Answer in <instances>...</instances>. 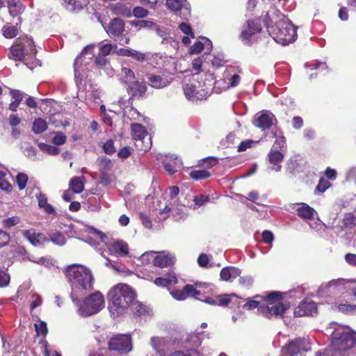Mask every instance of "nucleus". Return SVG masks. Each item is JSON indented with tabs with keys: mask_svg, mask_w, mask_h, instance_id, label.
<instances>
[{
	"mask_svg": "<svg viewBox=\"0 0 356 356\" xmlns=\"http://www.w3.org/2000/svg\"><path fill=\"white\" fill-rule=\"evenodd\" d=\"M330 329L332 341L329 347L316 356H350L356 353V332L348 327L332 323Z\"/></svg>",
	"mask_w": 356,
	"mask_h": 356,
	"instance_id": "obj_1",
	"label": "nucleus"
},
{
	"mask_svg": "<svg viewBox=\"0 0 356 356\" xmlns=\"http://www.w3.org/2000/svg\"><path fill=\"white\" fill-rule=\"evenodd\" d=\"M264 22L270 35L277 43L286 45L295 41V27L276 8H270L266 15Z\"/></svg>",
	"mask_w": 356,
	"mask_h": 356,
	"instance_id": "obj_2",
	"label": "nucleus"
},
{
	"mask_svg": "<svg viewBox=\"0 0 356 356\" xmlns=\"http://www.w3.org/2000/svg\"><path fill=\"white\" fill-rule=\"evenodd\" d=\"M246 309L258 308V311L265 317L284 316V312L289 308V303L282 301V294L272 292L267 296H255L243 305Z\"/></svg>",
	"mask_w": 356,
	"mask_h": 356,
	"instance_id": "obj_3",
	"label": "nucleus"
},
{
	"mask_svg": "<svg viewBox=\"0 0 356 356\" xmlns=\"http://www.w3.org/2000/svg\"><path fill=\"white\" fill-rule=\"evenodd\" d=\"M66 276L71 285V297L73 302L93 288L94 277L92 273L82 265L69 266L66 270Z\"/></svg>",
	"mask_w": 356,
	"mask_h": 356,
	"instance_id": "obj_4",
	"label": "nucleus"
},
{
	"mask_svg": "<svg viewBox=\"0 0 356 356\" xmlns=\"http://www.w3.org/2000/svg\"><path fill=\"white\" fill-rule=\"evenodd\" d=\"M108 309L113 318L127 313L136 298L133 290L127 284H120L113 287L108 294Z\"/></svg>",
	"mask_w": 356,
	"mask_h": 356,
	"instance_id": "obj_5",
	"label": "nucleus"
},
{
	"mask_svg": "<svg viewBox=\"0 0 356 356\" xmlns=\"http://www.w3.org/2000/svg\"><path fill=\"white\" fill-rule=\"evenodd\" d=\"M76 302L78 312L83 316H89L100 312L105 306V300L103 294L96 291L86 297L83 300Z\"/></svg>",
	"mask_w": 356,
	"mask_h": 356,
	"instance_id": "obj_6",
	"label": "nucleus"
},
{
	"mask_svg": "<svg viewBox=\"0 0 356 356\" xmlns=\"http://www.w3.org/2000/svg\"><path fill=\"white\" fill-rule=\"evenodd\" d=\"M199 76L198 73L193 74L192 81L184 86L186 97L192 102L205 99L209 95V88L206 87L204 83L199 81Z\"/></svg>",
	"mask_w": 356,
	"mask_h": 356,
	"instance_id": "obj_7",
	"label": "nucleus"
},
{
	"mask_svg": "<svg viewBox=\"0 0 356 356\" xmlns=\"http://www.w3.org/2000/svg\"><path fill=\"white\" fill-rule=\"evenodd\" d=\"M140 259L144 264H153L154 266L165 268L171 266L175 261V257L165 251H149L143 254Z\"/></svg>",
	"mask_w": 356,
	"mask_h": 356,
	"instance_id": "obj_8",
	"label": "nucleus"
},
{
	"mask_svg": "<svg viewBox=\"0 0 356 356\" xmlns=\"http://www.w3.org/2000/svg\"><path fill=\"white\" fill-rule=\"evenodd\" d=\"M31 44V38L27 36L18 38L15 42L10 49V54L8 55V58L10 59H13L15 60L24 61V65H26L29 68L33 69V65H29L26 60L30 58V55H27L25 51H22V48L25 46L30 45Z\"/></svg>",
	"mask_w": 356,
	"mask_h": 356,
	"instance_id": "obj_9",
	"label": "nucleus"
},
{
	"mask_svg": "<svg viewBox=\"0 0 356 356\" xmlns=\"http://www.w3.org/2000/svg\"><path fill=\"white\" fill-rule=\"evenodd\" d=\"M311 343L307 339L298 338L282 349L280 356H298L311 350Z\"/></svg>",
	"mask_w": 356,
	"mask_h": 356,
	"instance_id": "obj_10",
	"label": "nucleus"
},
{
	"mask_svg": "<svg viewBox=\"0 0 356 356\" xmlns=\"http://www.w3.org/2000/svg\"><path fill=\"white\" fill-rule=\"evenodd\" d=\"M110 350L129 353L132 349L131 337L128 334H120L113 337L108 343Z\"/></svg>",
	"mask_w": 356,
	"mask_h": 356,
	"instance_id": "obj_11",
	"label": "nucleus"
},
{
	"mask_svg": "<svg viewBox=\"0 0 356 356\" xmlns=\"http://www.w3.org/2000/svg\"><path fill=\"white\" fill-rule=\"evenodd\" d=\"M166 6L184 19L191 15V8L186 0H166Z\"/></svg>",
	"mask_w": 356,
	"mask_h": 356,
	"instance_id": "obj_12",
	"label": "nucleus"
},
{
	"mask_svg": "<svg viewBox=\"0 0 356 356\" xmlns=\"http://www.w3.org/2000/svg\"><path fill=\"white\" fill-rule=\"evenodd\" d=\"M261 30V24L259 19L248 20L247 22V29L241 33V38L244 43L250 44L254 40V35L259 33Z\"/></svg>",
	"mask_w": 356,
	"mask_h": 356,
	"instance_id": "obj_13",
	"label": "nucleus"
},
{
	"mask_svg": "<svg viewBox=\"0 0 356 356\" xmlns=\"http://www.w3.org/2000/svg\"><path fill=\"white\" fill-rule=\"evenodd\" d=\"M316 313V304L309 299L303 300L294 309V315L298 317L313 316Z\"/></svg>",
	"mask_w": 356,
	"mask_h": 356,
	"instance_id": "obj_14",
	"label": "nucleus"
},
{
	"mask_svg": "<svg viewBox=\"0 0 356 356\" xmlns=\"http://www.w3.org/2000/svg\"><path fill=\"white\" fill-rule=\"evenodd\" d=\"M350 282L349 281L345 280L343 279L333 280L327 283L322 284L320 286L319 290L321 291H325L326 289H328V291L330 292L334 291L343 292V291L350 289Z\"/></svg>",
	"mask_w": 356,
	"mask_h": 356,
	"instance_id": "obj_15",
	"label": "nucleus"
},
{
	"mask_svg": "<svg viewBox=\"0 0 356 356\" xmlns=\"http://www.w3.org/2000/svg\"><path fill=\"white\" fill-rule=\"evenodd\" d=\"M284 159V152L278 151V149L271 148L268 154V161L269 163V169L279 172L282 169V162Z\"/></svg>",
	"mask_w": 356,
	"mask_h": 356,
	"instance_id": "obj_16",
	"label": "nucleus"
},
{
	"mask_svg": "<svg viewBox=\"0 0 356 356\" xmlns=\"http://www.w3.org/2000/svg\"><path fill=\"white\" fill-rule=\"evenodd\" d=\"M104 29L111 37L120 36L124 30V23L120 18H114Z\"/></svg>",
	"mask_w": 356,
	"mask_h": 356,
	"instance_id": "obj_17",
	"label": "nucleus"
},
{
	"mask_svg": "<svg viewBox=\"0 0 356 356\" xmlns=\"http://www.w3.org/2000/svg\"><path fill=\"white\" fill-rule=\"evenodd\" d=\"M241 81V77L237 74H227L225 79H220L216 82V88H220L222 90L228 89L231 87L237 86Z\"/></svg>",
	"mask_w": 356,
	"mask_h": 356,
	"instance_id": "obj_18",
	"label": "nucleus"
},
{
	"mask_svg": "<svg viewBox=\"0 0 356 356\" xmlns=\"http://www.w3.org/2000/svg\"><path fill=\"white\" fill-rule=\"evenodd\" d=\"M149 85L154 88L161 89L170 85L172 78L166 75L149 74L147 76Z\"/></svg>",
	"mask_w": 356,
	"mask_h": 356,
	"instance_id": "obj_19",
	"label": "nucleus"
},
{
	"mask_svg": "<svg viewBox=\"0 0 356 356\" xmlns=\"http://www.w3.org/2000/svg\"><path fill=\"white\" fill-rule=\"evenodd\" d=\"M298 216L305 221L313 220L316 216V211L305 203H300L296 209Z\"/></svg>",
	"mask_w": 356,
	"mask_h": 356,
	"instance_id": "obj_20",
	"label": "nucleus"
},
{
	"mask_svg": "<svg viewBox=\"0 0 356 356\" xmlns=\"http://www.w3.org/2000/svg\"><path fill=\"white\" fill-rule=\"evenodd\" d=\"M211 49L212 42L207 38H202L201 40L196 42L190 49L192 54H198L203 51L206 54H209Z\"/></svg>",
	"mask_w": 356,
	"mask_h": 356,
	"instance_id": "obj_21",
	"label": "nucleus"
},
{
	"mask_svg": "<svg viewBox=\"0 0 356 356\" xmlns=\"http://www.w3.org/2000/svg\"><path fill=\"white\" fill-rule=\"evenodd\" d=\"M22 234L34 246L41 245L46 241L42 234L36 233L33 229L22 231Z\"/></svg>",
	"mask_w": 356,
	"mask_h": 356,
	"instance_id": "obj_22",
	"label": "nucleus"
},
{
	"mask_svg": "<svg viewBox=\"0 0 356 356\" xmlns=\"http://www.w3.org/2000/svg\"><path fill=\"white\" fill-rule=\"evenodd\" d=\"M274 120V115L271 113L264 112L256 118L254 123L256 127L265 130L270 127Z\"/></svg>",
	"mask_w": 356,
	"mask_h": 356,
	"instance_id": "obj_23",
	"label": "nucleus"
},
{
	"mask_svg": "<svg viewBox=\"0 0 356 356\" xmlns=\"http://www.w3.org/2000/svg\"><path fill=\"white\" fill-rule=\"evenodd\" d=\"M109 252L117 257H124L129 254V248L126 242L116 241L108 247Z\"/></svg>",
	"mask_w": 356,
	"mask_h": 356,
	"instance_id": "obj_24",
	"label": "nucleus"
},
{
	"mask_svg": "<svg viewBox=\"0 0 356 356\" xmlns=\"http://www.w3.org/2000/svg\"><path fill=\"white\" fill-rule=\"evenodd\" d=\"M235 297L236 296L234 294H225L216 296L215 298L207 297L205 299L200 298V300L212 305L227 306L232 302V298Z\"/></svg>",
	"mask_w": 356,
	"mask_h": 356,
	"instance_id": "obj_25",
	"label": "nucleus"
},
{
	"mask_svg": "<svg viewBox=\"0 0 356 356\" xmlns=\"http://www.w3.org/2000/svg\"><path fill=\"white\" fill-rule=\"evenodd\" d=\"M241 271L234 266L225 267L220 271V279L225 282H232L233 280L240 276Z\"/></svg>",
	"mask_w": 356,
	"mask_h": 356,
	"instance_id": "obj_26",
	"label": "nucleus"
},
{
	"mask_svg": "<svg viewBox=\"0 0 356 356\" xmlns=\"http://www.w3.org/2000/svg\"><path fill=\"white\" fill-rule=\"evenodd\" d=\"M181 161L173 156L166 157V159L163 161L164 168L170 175L175 173L179 168H181Z\"/></svg>",
	"mask_w": 356,
	"mask_h": 356,
	"instance_id": "obj_27",
	"label": "nucleus"
},
{
	"mask_svg": "<svg viewBox=\"0 0 356 356\" xmlns=\"http://www.w3.org/2000/svg\"><path fill=\"white\" fill-rule=\"evenodd\" d=\"M128 90L132 96H141L146 92V86L138 81H132L129 83Z\"/></svg>",
	"mask_w": 356,
	"mask_h": 356,
	"instance_id": "obj_28",
	"label": "nucleus"
},
{
	"mask_svg": "<svg viewBox=\"0 0 356 356\" xmlns=\"http://www.w3.org/2000/svg\"><path fill=\"white\" fill-rule=\"evenodd\" d=\"M131 135L137 141L142 142L147 136L145 127L140 124H134L131 126Z\"/></svg>",
	"mask_w": 356,
	"mask_h": 356,
	"instance_id": "obj_29",
	"label": "nucleus"
},
{
	"mask_svg": "<svg viewBox=\"0 0 356 356\" xmlns=\"http://www.w3.org/2000/svg\"><path fill=\"white\" fill-rule=\"evenodd\" d=\"M9 13L15 17L20 15L24 10V6L19 0H6Z\"/></svg>",
	"mask_w": 356,
	"mask_h": 356,
	"instance_id": "obj_30",
	"label": "nucleus"
},
{
	"mask_svg": "<svg viewBox=\"0 0 356 356\" xmlns=\"http://www.w3.org/2000/svg\"><path fill=\"white\" fill-rule=\"evenodd\" d=\"M177 279L174 273H170L165 277H157L154 280V283L158 286H167L168 285L175 284Z\"/></svg>",
	"mask_w": 356,
	"mask_h": 356,
	"instance_id": "obj_31",
	"label": "nucleus"
},
{
	"mask_svg": "<svg viewBox=\"0 0 356 356\" xmlns=\"http://www.w3.org/2000/svg\"><path fill=\"white\" fill-rule=\"evenodd\" d=\"M334 311H337L347 315H356V305L335 304L332 307Z\"/></svg>",
	"mask_w": 356,
	"mask_h": 356,
	"instance_id": "obj_32",
	"label": "nucleus"
},
{
	"mask_svg": "<svg viewBox=\"0 0 356 356\" xmlns=\"http://www.w3.org/2000/svg\"><path fill=\"white\" fill-rule=\"evenodd\" d=\"M274 136L275 138V141L272 147V148L278 149V151H281L284 152L286 149V138L283 136L282 133L280 131H276L273 132Z\"/></svg>",
	"mask_w": 356,
	"mask_h": 356,
	"instance_id": "obj_33",
	"label": "nucleus"
},
{
	"mask_svg": "<svg viewBox=\"0 0 356 356\" xmlns=\"http://www.w3.org/2000/svg\"><path fill=\"white\" fill-rule=\"evenodd\" d=\"M111 9L115 15H120L125 17H131L132 16L131 10L122 3L113 4Z\"/></svg>",
	"mask_w": 356,
	"mask_h": 356,
	"instance_id": "obj_34",
	"label": "nucleus"
},
{
	"mask_svg": "<svg viewBox=\"0 0 356 356\" xmlns=\"http://www.w3.org/2000/svg\"><path fill=\"white\" fill-rule=\"evenodd\" d=\"M70 188L74 193H81L84 189V184L82 177H74L70 181Z\"/></svg>",
	"mask_w": 356,
	"mask_h": 356,
	"instance_id": "obj_35",
	"label": "nucleus"
},
{
	"mask_svg": "<svg viewBox=\"0 0 356 356\" xmlns=\"http://www.w3.org/2000/svg\"><path fill=\"white\" fill-rule=\"evenodd\" d=\"M129 310H131L134 314L140 316L146 313L147 308L144 305L139 302L138 300H136L134 298Z\"/></svg>",
	"mask_w": 356,
	"mask_h": 356,
	"instance_id": "obj_36",
	"label": "nucleus"
},
{
	"mask_svg": "<svg viewBox=\"0 0 356 356\" xmlns=\"http://www.w3.org/2000/svg\"><path fill=\"white\" fill-rule=\"evenodd\" d=\"M8 173L5 170H0V188L6 191H10L12 189L11 184L8 180Z\"/></svg>",
	"mask_w": 356,
	"mask_h": 356,
	"instance_id": "obj_37",
	"label": "nucleus"
},
{
	"mask_svg": "<svg viewBox=\"0 0 356 356\" xmlns=\"http://www.w3.org/2000/svg\"><path fill=\"white\" fill-rule=\"evenodd\" d=\"M94 48V45H88L87 47H86L83 51H81V53L80 54V55H79L75 59V61H74V74H75V78L77 79L78 78V72H79V63H81V60L82 58V57L85 55H87L89 51H92ZM81 63H80L81 65Z\"/></svg>",
	"mask_w": 356,
	"mask_h": 356,
	"instance_id": "obj_38",
	"label": "nucleus"
},
{
	"mask_svg": "<svg viewBox=\"0 0 356 356\" xmlns=\"http://www.w3.org/2000/svg\"><path fill=\"white\" fill-rule=\"evenodd\" d=\"M47 129V124L45 120L42 118H37L33 123L32 130L35 134H42Z\"/></svg>",
	"mask_w": 356,
	"mask_h": 356,
	"instance_id": "obj_39",
	"label": "nucleus"
},
{
	"mask_svg": "<svg viewBox=\"0 0 356 356\" xmlns=\"http://www.w3.org/2000/svg\"><path fill=\"white\" fill-rule=\"evenodd\" d=\"M38 205L40 208H43L47 213H52L54 212V209L47 202L46 196L43 194H40L38 197Z\"/></svg>",
	"mask_w": 356,
	"mask_h": 356,
	"instance_id": "obj_40",
	"label": "nucleus"
},
{
	"mask_svg": "<svg viewBox=\"0 0 356 356\" xmlns=\"http://www.w3.org/2000/svg\"><path fill=\"white\" fill-rule=\"evenodd\" d=\"M184 210H186V207L184 206H181L180 208H172L170 206L166 205L163 211L168 212L172 211L176 220H180L186 216Z\"/></svg>",
	"mask_w": 356,
	"mask_h": 356,
	"instance_id": "obj_41",
	"label": "nucleus"
},
{
	"mask_svg": "<svg viewBox=\"0 0 356 356\" xmlns=\"http://www.w3.org/2000/svg\"><path fill=\"white\" fill-rule=\"evenodd\" d=\"M38 147L40 150L49 155H57L60 152V149L58 147L43 143H39Z\"/></svg>",
	"mask_w": 356,
	"mask_h": 356,
	"instance_id": "obj_42",
	"label": "nucleus"
},
{
	"mask_svg": "<svg viewBox=\"0 0 356 356\" xmlns=\"http://www.w3.org/2000/svg\"><path fill=\"white\" fill-rule=\"evenodd\" d=\"M121 76L124 82L129 83L135 79L134 72L129 68L122 67L121 70Z\"/></svg>",
	"mask_w": 356,
	"mask_h": 356,
	"instance_id": "obj_43",
	"label": "nucleus"
},
{
	"mask_svg": "<svg viewBox=\"0 0 356 356\" xmlns=\"http://www.w3.org/2000/svg\"><path fill=\"white\" fill-rule=\"evenodd\" d=\"M66 8L69 10L76 11L83 8V4L80 0H63Z\"/></svg>",
	"mask_w": 356,
	"mask_h": 356,
	"instance_id": "obj_44",
	"label": "nucleus"
},
{
	"mask_svg": "<svg viewBox=\"0 0 356 356\" xmlns=\"http://www.w3.org/2000/svg\"><path fill=\"white\" fill-rule=\"evenodd\" d=\"M151 344L155 350L161 354L163 351L162 347L165 346V339L161 337H152L151 339Z\"/></svg>",
	"mask_w": 356,
	"mask_h": 356,
	"instance_id": "obj_45",
	"label": "nucleus"
},
{
	"mask_svg": "<svg viewBox=\"0 0 356 356\" xmlns=\"http://www.w3.org/2000/svg\"><path fill=\"white\" fill-rule=\"evenodd\" d=\"M210 175L211 174L205 170H197L190 172V177L195 180L207 179Z\"/></svg>",
	"mask_w": 356,
	"mask_h": 356,
	"instance_id": "obj_46",
	"label": "nucleus"
},
{
	"mask_svg": "<svg viewBox=\"0 0 356 356\" xmlns=\"http://www.w3.org/2000/svg\"><path fill=\"white\" fill-rule=\"evenodd\" d=\"M50 241L58 245H63L66 243V239L61 233L56 232L50 235Z\"/></svg>",
	"mask_w": 356,
	"mask_h": 356,
	"instance_id": "obj_47",
	"label": "nucleus"
},
{
	"mask_svg": "<svg viewBox=\"0 0 356 356\" xmlns=\"http://www.w3.org/2000/svg\"><path fill=\"white\" fill-rule=\"evenodd\" d=\"M2 33L6 38H13L17 35V30L14 26H4L2 28Z\"/></svg>",
	"mask_w": 356,
	"mask_h": 356,
	"instance_id": "obj_48",
	"label": "nucleus"
},
{
	"mask_svg": "<svg viewBox=\"0 0 356 356\" xmlns=\"http://www.w3.org/2000/svg\"><path fill=\"white\" fill-rule=\"evenodd\" d=\"M185 293H186V298L188 296L194 297L198 300H200V298L198 297L201 294V291L200 290L196 289V288L193 285L187 284L184 287Z\"/></svg>",
	"mask_w": 356,
	"mask_h": 356,
	"instance_id": "obj_49",
	"label": "nucleus"
},
{
	"mask_svg": "<svg viewBox=\"0 0 356 356\" xmlns=\"http://www.w3.org/2000/svg\"><path fill=\"white\" fill-rule=\"evenodd\" d=\"M132 16L136 18H144L149 15V11L141 6H136L131 11Z\"/></svg>",
	"mask_w": 356,
	"mask_h": 356,
	"instance_id": "obj_50",
	"label": "nucleus"
},
{
	"mask_svg": "<svg viewBox=\"0 0 356 356\" xmlns=\"http://www.w3.org/2000/svg\"><path fill=\"white\" fill-rule=\"evenodd\" d=\"M20 222V218L18 216H13L8 218H6L3 220V226L4 228L10 229L15 225H17Z\"/></svg>",
	"mask_w": 356,
	"mask_h": 356,
	"instance_id": "obj_51",
	"label": "nucleus"
},
{
	"mask_svg": "<svg viewBox=\"0 0 356 356\" xmlns=\"http://www.w3.org/2000/svg\"><path fill=\"white\" fill-rule=\"evenodd\" d=\"M131 24L139 28H147L150 29H153L154 27H156V24L149 20L134 21Z\"/></svg>",
	"mask_w": 356,
	"mask_h": 356,
	"instance_id": "obj_52",
	"label": "nucleus"
},
{
	"mask_svg": "<svg viewBox=\"0 0 356 356\" xmlns=\"http://www.w3.org/2000/svg\"><path fill=\"white\" fill-rule=\"evenodd\" d=\"M28 176L24 173H19L16 177V182L19 190H23L26 186Z\"/></svg>",
	"mask_w": 356,
	"mask_h": 356,
	"instance_id": "obj_53",
	"label": "nucleus"
},
{
	"mask_svg": "<svg viewBox=\"0 0 356 356\" xmlns=\"http://www.w3.org/2000/svg\"><path fill=\"white\" fill-rule=\"evenodd\" d=\"M169 356H204L199 351L195 350H190L186 351V353L181 351H175L171 353Z\"/></svg>",
	"mask_w": 356,
	"mask_h": 356,
	"instance_id": "obj_54",
	"label": "nucleus"
},
{
	"mask_svg": "<svg viewBox=\"0 0 356 356\" xmlns=\"http://www.w3.org/2000/svg\"><path fill=\"white\" fill-rule=\"evenodd\" d=\"M343 221L344 225L348 227H353L356 225V218L351 213L346 214Z\"/></svg>",
	"mask_w": 356,
	"mask_h": 356,
	"instance_id": "obj_55",
	"label": "nucleus"
},
{
	"mask_svg": "<svg viewBox=\"0 0 356 356\" xmlns=\"http://www.w3.org/2000/svg\"><path fill=\"white\" fill-rule=\"evenodd\" d=\"M211 256L207 254H201L197 258L198 265L201 267H209V262L211 260Z\"/></svg>",
	"mask_w": 356,
	"mask_h": 356,
	"instance_id": "obj_56",
	"label": "nucleus"
},
{
	"mask_svg": "<svg viewBox=\"0 0 356 356\" xmlns=\"http://www.w3.org/2000/svg\"><path fill=\"white\" fill-rule=\"evenodd\" d=\"M22 51H25L27 55H30V58H33L35 56L37 50L35 49V47L34 45V43H33L32 39H31L30 45H29V47L25 46L24 47H23Z\"/></svg>",
	"mask_w": 356,
	"mask_h": 356,
	"instance_id": "obj_57",
	"label": "nucleus"
},
{
	"mask_svg": "<svg viewBox=\"0 0 356 356\" xmlns=\"http://www.w3.org/2000/svg\"><path fill=\"white\" fill-rule=\"evenodd\" d=\"M170 294L177 300H184L186 298V293H185L184 289L183 290H172L170 291Z\"/></svg>",
	"mask_w": 356,
	"mask_h": 356,
	"instance_id": "obj_58",
	"label": "nucleus"
},
{
	"mask_svg": "<svg viewBox=\"0 0 356 356\" xmlns=\"http://www.w3.org/2000/svg\"><path fill=\"white\" fill-rule=\"evenodd\" d=\"M10 283V275L0 269V287L7 286Z\"/></svg>",
	"mask_w": 356,
	"mask_h": 356,
	"instance_id": "obj_59",
	"label": "nucleus"
},
{
	"mask_svg": "<svg viewBox=\"0 0 356 356\" xmlns=\"http://www.w3.org/2000/svg\"><path fill=\"white\" fill-rule=\"evenodd\" d=\"M35 330L37 334L42 336H46L47 334V327L44 322H40L39 323L35 324Z\"/></svg>",
	"mask_w": 356,
	"mask_h": 356,
	"instance_id": "obj_60",
	"label": "nucleus"
},
{
	"mask_svg": "<svg viewBox=\"0 0 356 356\" xmlns=\"http://www.w3.org/2000/svg\"><path fill=\"white\" fill-rule=\"evenodd\" d=\"M52 142L56 145H63L66 142V136L61 132H57L52 139Z\"/></svg>",
	"mask_w": 356,
	"mask_h": 356,
	"instance_id": "obj_61",
	"label": "nucleus"
},
{
	"mask_svg": "<svg viewBox=\"0 0 356 356\" xmlns=\"http://www.w3.org/2000/svg\"><path fill=\"white\" fill-rule=\"evenodd\" d=\"M113 47L110 43H106L102 44L99 49V55L106 56L111 53Z\"/></svg>",
	"mask_w": 356,
	"mask_h": 356,
	"instance_id": "obj_62",
	"label": "nucleus"
},
{
	"mask_svg": "<svg viewBox=\"0 0 356 356\" xmlns=\"http://www.w3.org/2000/svg\"><path fill=\"white\" fill-rule=\"evenodd\" d=\"M330 186V184L329 181H327L325 179H321L316 188V191L322 193L326 191L327 188H328Z\"/></svg>",
	"mask_w": 356,
	"mask_h": 356,
	"instance_id": "obj_63",
	"label": "nucleus"
},
{
	"mask_svg": "<svg viewBox=\"0 0 356 356\" xmlns=\"http://www.w3.org/2000/svg\"><path fill=\"white\" fill-rule=\"evenodd\" d=\"M261 236L262 241L266 244H271L274 240L273 234L268 230L264 231Z\"/></svg>",
	"mask_w": 356,
	"mask_h": 356,
	"instance_id": "obj_64",
	"label": "nucleus"
}]
</instances>
